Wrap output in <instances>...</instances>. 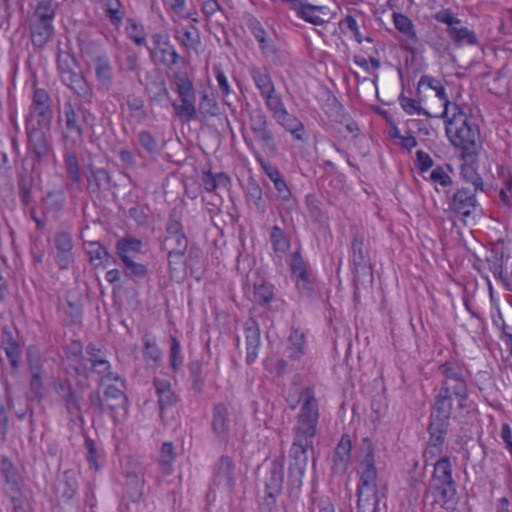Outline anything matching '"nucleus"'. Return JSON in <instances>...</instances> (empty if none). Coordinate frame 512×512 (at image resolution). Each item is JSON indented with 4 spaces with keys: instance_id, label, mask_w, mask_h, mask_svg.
Here are the masks:
<instances>
[{
    "instance_id": "nucleus-53",
    "label": "nucleus",
    "mask_w": 512,
    "mask_h": 512,
    "mask_svg": "<svg viewBox=\"0 0 512 512\" xmlns=\"http://www.w3.org/2000/svg\"><path fill=\"white\" fill-rule=\"evenodd\" d=\"M246 196L248 202H252L259 213L264 214L266 212V205L262 197V188L252 178H250L247 183Z\"/></svg>"
},
{
    "instance_id": "nucleus-32",
    "label": "nucleus",
    "mask_w": 512,
    "mask_h": 512,
    "mask_svg": "<svg viewBox=\"0 0 512 512\" xmlns=\"http://www.w3.org/2000/svg\"><path fill=\"white\" fill-rule=\"evenodd\" d=\"M175 39L182 45V47L189 52L196 50L201 43L200 33L195 26H180L175 29Z\"/></svg>"
},
{
    "instance_id": "nucleus-46",
    "label": "nucleus",
    "mask_w": 512,
    "mask_h": 512,
    "mask_svg": "<svg viewBox=\"0 0 512 512\" xmlns=\"http://www.w3.org/2000/svg\"><path fill=\"white\" fill-rule=\"evenodd\" d=\"M142 248V241L137 238L126 236L116 243L117 255L124 262L125 258H131L130 253H140Z\"/></svg>"
},
{
    "instance_id": "nucleus-10",
    "label": "nucleus",
    "mask_w": 512,
    "mask_h": 512,
    "mask_svg": "<svg viewBox=\"0 0 512 512\" xmlns=\"http://www.w3.org/2000/svg\"><path fill=\"white\" fill-rule=\"evenodd\" d=\"M290 268L292 278L300 295L306 298H312L316 293L317 285L299 252L292 254Z\"/></svg>"
},
{
    "instance_id": "nucleus-5",
    "label": "nucleus",
    "mask_w": 512,
    "mask_h": 512,
    "mask_svg": "<svg viewBox=\"0 0 512 512\" xmlns=\"http://www.w3.org/2000/svg\"><path fill=\"white\" fill-rule=\"evenodd\" d=\"M300 400L302 405L292 429L293 440L304 442L305 445L307 442L313 444L320 418L319 403L311 387H306L300 392Z\"/></svg>"
},
{
    "instance_id": "nucleus-50",
    "label": "nucleus",
    "mask_w": 512,
    "mask_h": 512,
    "mask_svg": "<svg viewBox=\"0 0 512 512\" xmlns=\"http://www.w3.org/2000/svg\"><path fill=\"white\" fill-rule=\"evenodd\" d=\"M169 105L173 107L176 117L183 122H190L198 119V110L196 105L193 103H178L171 99Z\"/></svg>"
},
{
    "instance_id": "nucleus-51",
    "label": "nucleus",
    "mask_w": 512,
    "mask_h": 512,
    "mask_svg": "<svg viewBox=\"0 0 512 512\" xmlns=\"http://www.w3.org/2000/svg\"><path fill=\"white\" fill-rule=\"evenodd\" d=\"M2 350L4 351L5 356L9 364L11 365L12 369H17L21 351L19 345L15 341H13L10 334H5L3 336Z\"/></svg>"
},
{
    "instance_id": "nucleus-59",
    "label": "nucleus",
    "mask_w": 512,
    "mask_h": 512,
    "mask_svg": "<svg viewBox=\"0 0 512 512\" xmlns=\"http://www.w3.org/2000/svg\"><path fill=\"white\" fill-rule=\"evenodd\" d=\"M84 249L90 256V260L108 259L109 253L98 241H84Z\"/></svg>"
},
{
    "instance_id": "nucleus-38",
    "label": "nucleus",
    "mask_w": 512,
    "mask_h": 512,
    "mask_svg": "<svg viewBox=\"0 0 512 512\" xmlns=\"http://www.w3.org/2000/svg\"><path fill=\"white\" fill-rule=\"evenodd\" d=\"M144 474L141 470L130 471L126 474V485L129 496L133 502H138L144 491Z\"/></svg>"
},
{
    "instance_id": "nucleus-45",
    "label": "nucleus",
    "mask_w": 512,
    "mask_h": 512,
    "mask_svg": "<svg viewBox=\"0 0 512 512\" xmlns=\"http://www.w3.org/2000/svg\"><path fill=\"white\" fill-rule=\"evenodd\" d=\"M64 164L68 179L75 185L77 191L81 190V174L78 157L75 152L69 151L64 155Z\"/></svg>"
},
{
    "instance_id": "nucleus-52",
    "label": "nucleus",
    "mask_w": 512,
    "mask_h": 512,
    "mask_svg": "<svg viewBox=\"0 0 512 512\" xmlns=\"http://www.w3.org/2000/svg\"><path fill=\"white\" fill-rule=\"evenodd\" d=\"M175 460L174 445L172 442H164L161 446L159 467L163 474L170 475L173 471Z\"/></svg>"
},
{
    "instance_id": "nucleus-43",
    "label": "nucleus",
    "mask_w": 512,
    "mask_h": 512,
    "mask_svg": "<svg viewBox=\"0 0 512 512\" xmlns=\"http://www.w3.org/2000/svg\"><path fill=\"white\" fill-rule=\"evenodd\" d=\"M110 180V175L105 169L92 170L90 174L87 175L88 190L92 193L108 190Z\"/></svg>"
},
{
    "instance_id": "nucleus-17",
    "label": "nucleus",
    "mask_w": 512,
    "mask_h": 512,
    "mask_svg": "<svg viewBox=\"0 0 512 512\" xmlns=\"http://www.w3.org/2000/svg\"><path fill=\"white\" fill-rule=\"evenodd\" d=\"M54 246L57 250L56 263L60 269H67L74 261L73 240L68 232H58L54 237Z\"/></svg>"
},
{
    "instance_id": "nucleus-42",
    "label": "nucleus",
    "mask_w": 512,
    "mask_h": 512,
    "mask_svg": "<svg viewBox=\"0 0 512 512\" xmlns=\"http://www.w3.org/2000/svg\"><path fill=\"white\" fill-rule=\"evenodd\" d=\"M421 85H427L430 89L434 90L436 93V96L441 101H443L444 111H443L441 117L446 118L448 115V109H449V106L451 105V103L449 101L445 87L441 84L440 81H438L434 77H431L428 75H424L420 78L418 87H420Z\"/></svg>"
},
{
    "instance_id": "nucleus-63",
    "label": "nucleus",
    "mask_w": 512,
    "mask_h": 512,
    "mask_svg": "<svg viewBox=\"0 0 512 512\" xmlns=\"http://www.w3.org/2000/svg\"><path fill=\"white\" fill-rule=\"evenodd\" d=\"M165 4L179 18L192 19L194 22H198L196 18H192V13L187 11L186 0H167Z\"/></svg>"
},
{
    "instance_id": "nucleus-61",
    "label": "nucleus",
    "mask_w": 512,
    "mask_h": 512,
    "mask_svg": "<svg viewBox=\"0 0 512 512\" xmlns=\"http://www.w3.org/2000/svg\"><path fill=\"white\" fill-rule=\"evenodd\" d=\"M393 22L395 28L404 36L407 34H413V31H415V26L412 20L402 13H393Z\"/></svg>"
},
{
    "instance_id": "nucleus-48",
    "label": "nucleus",
    "mask_w": 512,
    "mask_h": 512,
    "mask_svg": "<svg viewBox=\"0 0 512 512\" xmlns=\"http://www.w3.org/2000/svg\"><path fill=\"white\" fill-rule=\"evenodd\" d=\"M198 112L204 117H215L219 114V105L213 93L204 90L201 93Z\"/></svg>"
},
{
    "instance_id": "nucleus-14",
    "label": "nucleus",
    "mask_w": 512,
    "mask_h": 512,
    "mask_svg": "<svg viewBox=\"0 0 512 512\" xmlns=\"http://www.w3.org/2000/svg\"><path fill=\"white\" fill-rule=\"evenodd\" d=\"M55 15V9L51 1L43 0L40 1L34 11V17H37V23L34 22V34L38 30V34L41 37L39 44L45 43L53 32L52 20Z\"/></svg>"
},
{
    "instance_id": "nucleus-25",
    "label": "nucleus",
    "mask_w": 512,
    "mask_h": 512,
    "mask_svg": "<svg viewBox=\"0 0 512 512\" xmlns=\"http://www.w3.org/2000/svg\"><path fill=\"white\" fill-rule=\"evenodd\" d=\"M212 429L217 439L227 443L230 432V418L227 407L224 404H217L213 409Z\"/></svg>"
},
{
    "instance_id": "nucleus-7",
    "label": "nucleus",
    "mask_w": 512,
    "mask_h": 512,
    "mask_svg": "<svg viewBox=\"0 0 512 512\" xmlns=\"http://www.w3.org/2000/svg\"><path fill=\"white\" fill-rule=\"evenodd\" d=\"M312 443L305 445L304 442L293 440L289 451V468L287 489L289 497L296 499L299 496L303 485V476L308 464V451H313Z\"/></svg>"
},
{
    "instance_id": "nucleus-41",
    "label": "nucleus",
    "mask_w": 512,
    "mask_h": 512,
    "mask_svg": "<svg viewBox=\"0 0 512 512\" xmlns=\"http://www.w3.org/2000/svg\"><path fill=\"white\" fill-rule=\"evenodd\" d=\"M102 8L112 26L119 28L125 16L120 0H100Z\"/></svg>"
},
{
    "instance_id": "nucleus-1",
    "label": "nucleus",
    "mask_w": 512,
    "mask_h": 512,
    "mask_svg": "<svg viewBox=\"0 0 512 512\" xmlns=\"http://www.w3.org/2000/svg\"><path fill=\"white\" fill-rule=\"evenodd\" d=\"M438 373L441 376V381L432 405L427 445L443 449L450 425L453 403L456 402L459 410H464L467 407L469 398L468 372L464 365L446 361L439 365Z\"/></svg>"
},
{
    "instance_id": "nucleus-20",
    "label": "nucleus",
    "mask_w": 512,
    "mask_h": 512,
    "mask_svg": "<svg viewBox=\"0 0 512 512\" xmlns=\"http://www.w3.org/2000/svg\"><path fill=\"white\" fill-rule=\"evenodd\" d=\"M255 156L260 162L265 174L273 182L274 188L277 191L278 199L282 202L290 203L292 201L291 191L278 168L264 162L259 153H256Z\"/></svg>"
},
{
    "instance_id": "nucleus-21",
    "label": "nucleus",
    "mask_w": 512,
    "mask_h": 512,
    "mask_svg": "<svg viewBox=\"0 0 512 512\" xmlns=\"http://www.w3.org/2000/svg\"><path fill=\"white\" fill-rule=\"evenodd\" d=\"M284 482V460L282 457L271 461L264 477L265 491L281 494Z\"/></svg>"
},
{
    "instance_id": "nucleus-60",
    "label": "nucleus",
    "mask_w": 512,
    "mask_h": 512,
    "mask_svg": "<svg viewBox=\"0 0 512 512\" xmlns=\"http://www.w3.org/2000/svg\"><path fill=\"white\" fill-rule=\"evenodd\" d=\"M262 98L265 100L266 107L273 118L286 109L281 95L276 93V90Z\"/></svg>"
},
{
    "instance_id": "nucleus-15",
    "label": "nucleus",
    "mask_w": 512,
    "mask_h": 512,
    "mask_svg": "<svg viewBox=\"0 0 512 512\" xmlns=\"http://www.w3.org/2000/svg\"><path fill=\"white\" fill-rule=\"evenodd\" d=\"M364 236L358 231L354 233L351 243L352 262L355 272L359 274L372 275L368 250L364 243Z\"/></svg>"
},
{
    "instance_id": "nucleus-47",
    "label": "nucleus",
    "mask_w": 512,
    "mask_h": 512,
    "mask_svg": "<svg viewBox=\"0 0 512 512\" xmlns=\"http://www.w3.org/2000/svg\"><path fill=\"white\" fill-rule=\"evenodd\" d=\"M465 163L461 166L460 175L461 177L466 181L473 185L472 190H484V182L482 177L476 172V169L474 167V160H471L470 158L464 159Z\"/></svg>"
},
{
    "instance_id": "nucleus-62",
    "label": "nucleus",
    "mask_w": 512,
    "mask_h": 512,
    "mask_svg": "<svg viewBox=\"0 0 512 512\" xmlns=\"http://www.w3.org/2000/svg\"><path fill=\"white\" fill-rule=\"evenodd\" d=\"M127 33L129 38L134 41L138 46H141L145 43L146 35L144 28L141 24L135 22L132 19L128 20Z\"/></svg>"
},
{
    "instance_id": "nucleus-30",
    "label": "nucleus",
    "mask_w": 512,
    "mask_h": 512,
    "mask_svg": "<svg viewBox=\"0 0 512 512\" xmlns=\"http://www.w3.org/2000/svg\"><path fill=\"white\" fill-rule=\"evenodd\" d=\"M273 119L278 125L291 133L296 140L302 141L304 139V124L296 116L290 114L287 109L283 110L278 115H275Z\"/></svg>"
},
{
    "instance_id": "nucleus-19",
    "label": "nucleus",
    "mask_w": 512,
    "mask_h": 512,
    "mask_svg": "<svg viewBox=\"0 0 512 512\" xmlns=\"http://www.w3.org/2000/svg\"><path fill=\"white\" fill-rule=\"evenodd\" d=\"M235 465L228 456H221L215 465L214 485L231 491L235 485Z\"/></svg>"
},
{
    "instance_id": "nucleus-12",
    "label": "nucleus",
    "mask_w": 512,
    "mask_h": 512,
    "mask_svg": "<svg viewBox=\"0 0 512 512\" xmlns=\"http://www.w3.org/2000/svg\"><path fill=\"white\" fill-rule=\"evenodd\" d=\"M424 497H432L433 505H438L440 508L448 512H454L459 503L457 483L429 486L425 491Z\"/></svg>"
},
{
    "instance_id": "nucleus-56",
    "label": "nucleus",
    "mask_w": 512,
    "mask_h": 512,
    "mask_svg": "<svg viewBox=\"0 0 512 512\" xmlns=\"http://www.w3.org/2000/svg\"><path fill=\"white\" fill-rule=\"evenodd\" d=\"M271 243L273 245V249L277 253H285L289 247L290 242L285 235L283 229L279 226H273L270 234Z\"/></svg>"
},
{
    "instance_id": "nucleus-9",
    "label": "nucleus",
    "mask_w": 512,
    "mask_h": 512,
    "mask_svg": "<svg viewBox=\"0 0 512 512\" xmlns=\"http://www.w3.org/2000/svg\"><path fill=\"white\" fill-rule=\"evenodd\" d=\"M152 46L149 48L150 57L154 64L172 69L178 64L180 55L171 43L169 35L158 32L151 36Z\"/></svg>"
},
{
    "instance_id": "nucleus-4",
    "label": "nucleus",
    "mask_w": 512,
    "mask_h": 512,
    "mask_svg": "<svg viewBox=\"0 0 512 512\" xmlns=\"http://www.w3.org/2000/svg\"><path fill=\"white\" fill-rule=\"evenodd\" d=\"M53 118V101L50 95L43 89H34V120L37 121L40 129L37 144L34 145V157L37 158L38 162L52 157L49 143Z\"/></svg>"
},
{
    "instance_id": "nucleus-35",
    "label": "nucleus",
    "mask_w": 512,
    "mask_h": 512,
    "mask_svg": "<svg viewBox=\"0 0 512 512\" xmlns=\"http://www.w3.org/2000/svg\"><path fill=\"white\" fill-rule=\"evenodd\" d=\"M305 344L304 333L299 329L292 330L286 348L287 357L294 361H299L305 354Z\"/></svg>"
},
{
    "instance_id": "nucleus-16",
    "label": "nucleus",
    "mask_w": 512,
    "mask_h": 512,
    "mask_svg": "<svg viewBox=\"0 0 512 512\" xmlns=\"http://www.w3.org/2000/svg\"><path fill=\"white\" fill-rule=\"evenodd\" d=\"M162 247L167 251L169 268L176 270L177 266L184 262V255L188 248V239L186 235H180L174 238H163Z\"/></svg>"
},
{
    "instance_id": "nucleus-13",
    "label": "nucleus",
    "mask_w": 512,
    "mask_h": 512,
    "mask_svg": "<svg viewBox=\"0 0 512 512\" xmlns=\"http://www.w3.org/2000/svg\"><path fill=\"white\" fill-rule=\"evenodd\" d=\"M476 192L466 187L457 189L449 200V209L461 218L471 216L478 206Z\"/></svg>"
},
{
    "instance_id": "nucleus-37",
    "label": "nucleus",
    "mask_w": 512,
    "mask_h": 512,
    "mask_svg": "<svg viewBox=\"0 0 512 512\" xmlns=\"http://www.w3.org/2000/svg\"><path fill=\"white\" fill-rule=\"evenodd\" d=\"M356 512H378V489H357Z\"/></svg>"
},
{
    "instance_id": "nucleus-58",
    "label": "nucleus",
    "mask_w": 512,
    "mask_h": 512,
    "mask_svg": "<svg viewBox=\"0 0 512 512\" xmlns=\"http://www.w3.org/2000/svg\"><path fill=\"white\" fill-rule=\"evenodd\" d=\"M254 297L259 304H268L273 299V286L265 281L255 283Z\"/></svg>"
},
{
    "instance_id": "nucleus-29",
    "label": "nucleus",
    "mask_w": 512,
    "mask_h": 512,
    "mask_svg": "<svg viewBox=\"0 0 512 512\" xmlns=\"http://www.w3.org/2000/svg\"><path fill=\"white\" fill-rule=\"evenodd\" d=\"M85 113V109L80 106L75 107L70 102L64 106L66 128L77 137H81L83 134L82 121L85 119Z\"/></svg>"
},
{
    "instance_id": "nucleus-54",
    "label": "nucleus",
    "mask_w": 512,
    "mask_h": 512,
    "mask_svg": "<svg viewBox=\"0 0 512 512\" xmlns=\"http://www.w3.org/2000/svg\"><path fill=\"white\" fill-rule=\"evenodd\" d=\"M127 106L129 108L130 115L132 118L136 119L139 122H142L147 118L148 114L145 109V104L142 97L137 96L135 94L128 95Z\"/></svg>"
},
{
    "instance_id": "nucleus-11",
    "label": "nucleus",
    "mask_w": 512,
    "mask_h": 512,
    "mask_svg": "<svg viewBox=\"0 0 512 512\" xmlns=\"http://www.w3.org/2000/svg\"><path fill=\"white\" fill-rule=\"evenodd\" d=\"M145 92L151 103L168 108L171 94L167 88L166 80L161 72L149 73L146 76Z\"/></svg>"
},
{
    "instance_id": "nucleus-34",
    "label": "nucleus",
    "mask_w": 512,
    "mask_h": 512,
    "mask_svg": "<svg viewBox=\"0 0 512 512\" xmlns=\"http://www.w3.org/2000/svg\"><path fill=\"white\" fill-rule=\"evenodd\" d=\"M154 387L158 396V404L161 411L172 407L178 401L177 395L173 392L169 381L155 379Z\"/></svg>"
},
{
    "instance_id": "nucleus-33",
    "label": "nucleus",
    "mask_w": 512,
    "mask_h": 512,
    "mask_svg": "<svg viewBox=\"0 0 512 512\" xmlns=\"http://www.w3.org/2000/svg\"><path fill=\"white\" fill-rule=\"evenodd\" d=\"M359 484L357 489H378V472L375 467V460L359 461Z\"/></svg>"
},
{
    "instance_id": "nucleus-2",
    "label": "nucleus",
    "mask_w": 512,
    "mask_h": 512,
    "mask_svg": "<svg viewBox=\"0 0 512 512\" xmlns=\"http://www.w3.org/2000/svg\"><path fill=\"white\" fill-rule=\"evenodd\" d=\"M65 364L67 369L79 376L88 377L89 374H95L101 384L118 382L123 386L120 375L112 371L105 351L94 343L86 346L84 355L83 343L80 340H72L65 348Z\"/></svg>"
},
{
    "instance_id": "nucleus-49",
    "label": "nucleus",
    "mask_w": 512,
    "mask_h": 512,
    "mask_svg": "<svg viewBox=\"0 0 512 512\" xmlns=\"http://www.w3.org/2000/svg\"><path fill=\"white\" fill-rule=\"evenodd\" d=\"M18 189L23 204L28 206L32 199V170H28L25 166H23V169L18 176Z\"/></svg>"
},
{
    "instance_id": "nucleus-39",
    "label": "nucleus",
    "mask_w": 512,
    "mask_h": 512,
    "mask_svg": "<svg viewBox=\"0 0 512 512\" xmlns=\"http://www.w3.org/2000/svg\"><path fill=\"white\" fill-rule=\"evenodd\" d=\"M446 32L456 46H462L463 44H478V39L475 33L467 27H458V25H454L453 27L447 28Z\"/></svg>"
},
{
    "instance_id": "nucleus-31",
    "label": "nucleus",
    "mask_w": 512,
    "mask_h": 512,
    "mask_svg": "<svg viewBox=\"0 0 512 512\" xmlns=\"http://www.w3.org/2000/svg\"><path fill=\"white\" fill-rule=\"evenodd\" d=\"M124 385L120 384V387L108 384L104 390V401L106 405V411H109L111 415L119 408H125L127 404V397L123 392Z\"/></svg>"
},
{
    "instance_id": "nucleus-36",
    "label": "nucleus",
    "mask_w": 512,
    "mask_h": 512,
    "mask_svg": "<svg viewBox=\"0 0 512 512\" xmlns=\"http://www.w3.org/2000/svg\"><path fill=\"white\" fill-rule=\"evenodd\" d=\"M95 74L99 85L109 90L113 82V68L107 56H98L95 60Z\"/></svg>"
},
{
    "instance_id": "nucleus-26",
    "label": "nucleus",
    "mask_w": 512,
    "mask_h": 512,
    "mask_svg": "<svg viewBox=\"0 0 512 512\" xmlns=\"http://www.w3.org/2000/svg\"><path fill=\"white\" fill-rule=\"evenodd\" d=\"M453 467L449 457H443L433 464L429 486L454 484Z\"/></svg>"
},
{
    "instance_id": "nucleus-57",
    "label": "nucleus",
    "mask_w": 512,
    "mask_h": 512,
    "mask_svg": "<svg viewBox=\"0 0 512 512\" xmlns=\"http://www.w3.org/2000/svg\"><path fill=\"white\" fill-rule=\"evenodd\" d=\"M12 408L19 419L28 415L29 422L32 423V411L29 406V397L27 394L17 396L12 400Z\"/></svg>"
},
{
    "instance_id": "nucleus-6",
    "label": "nucleus",
    "mask_w": 512,
    "mask_h": 512,
    "mask_svg": "<svg viewBox=\"0 0 512 512\" xmlns=\"http://www.w3.org/2000/svg\"><path fill=\"white\" fill-rule=\"evenodd\" d=\"M57 67L62 82L78 97L90 102L93 97V91L84 76L77 71V61L72 53L69 51H59Z\"/></svg>"
},
{
    "instance_id": "nucleus-22",
    "label": "nucleus",
    "mask_w": 512,
    "mask_h": 512,
    "mask_svg": "<svg viewBox=\"0 0 512 512\" xmlns=\"http://www.w3.org/2000/svg\"><path fill=\"white\" fill-rule=\"evenodd\" d=\"M247 26L253 36L259 43L260 49L263 55L270 59L271 61H275L278 58V49L267 40L266 31L263 25L260 23L258 19L255 17H249L247 20Z\"/></svg>"
},
{
    "instance_id": "nucleus-44",
    "label": "nucleus",
    "mask_w": 512,
    "mask_h": 512,
    "mask_svg": "<svg viewBox=\"0 0 512 512\" xmlns=\"http://www.w3.org/2000/svg\"><path fill=\"white\" fill-rule=\"evenodd\" d=\"M251 76L261 97L274 93L275 86L267 70L254 67L251 69Z\"/></svg>"
},
{
    "instance_id": "nucleus-8",
    "label": "nucleus",
    "mask_w": 512,
    "mask_h": 512,
    "mask_svg": "<svg viewBox=\"0 0 512 512\" xmlns=\"http://www.w3.org/2000/svg\"><path fill=\"white\" fill-rule=\"evenodd\" d=\"M249 125L263 152L270 156L276 155L278 145L267 115L261 109L252 110L249 113Z\"/></svg>"
},
{
    "instance_id": "nucleus-55",
    "label": "nucleus",
    "mask_w": 512,
    "mask_h": 512,
    "mask_svg": "<svg viewBox=\"0 0 512 512\" xmlns=\"http://www.w3.org/2000/svg\"><path fill=\"white\" fill-rule=\"evenodd\" d=\"M125 274L135 282L142 281L148 276V269L145 265L133 261L131 258H125L124 262Z\"/></svg>"
},
{
    "instance_id": "nucleus-28",
    "label": "nucleus",
    "mask_w": 512,
    "mask_h": 512,
    "mask_svg": "<svg viewBox=\"0 0 512 512\" xmlns=\"http://www.w3.org/2000/svg\"><path fill=\"white\" fill-rule=\"evenodd\" d=\"M352 443L348 434H343L333 456V471L344 472L350 463Z\"/></svg>"
},
{
    "instance_id": "nucleus-18",
    "label": "nucleus",
    "mask_w": 512,
    "mask_h": 512,
    "mask_svg": "<svg viewBox=\"0 0 512 512\" xmlns=\"http://www.w3.org/2000/svg\"><path fill=\"white\" fill-rule=\"evenodd\" d=\"M78 489V481L76 472L67 470L62 473L56 480L54 485V493L58 501L68 502L76 494Z\"/></svg>"
},
{
    "instance_id": "nucleus-23",
    "label": "nucleus",
    "mask_w": 512,
    "mask_h": 512,
    "mask_svg": "<svg viewBox=\"0 0 512 512\" xmlns=\"http://www.w3.org/2000/svg\"><path fill=\"white\" fill-rule=\"evenodd\" d=\"M171 82L175 85L180 102L195 104L196 90L194 83L188 73L184 70L174 72L170 76Z\"/></svg>"
},
{
    "instance_id": "nucleus-24",
    "label": "nucleus",
    "mask_w": 512,
    "mask_h": 512,
    "mask_svg": "<svg viewBox=\"0 0 512 512\" xmlns=\"http://www.w3.org/2000/svg\"><path fill=\"white\" fill-rule=\"evenodd\" d=\"M245 338H246V362L253 364L257 357L260 347V328L255 320L249 319L244 325Z\"/></svg>"
},
{
    "instance_id": "nucleus-3",
    "label": "nucleus",
    "mask_w": 512,
    "mask_h": 512,
    "mask_svg": "<svg viewBox=\"0 0 512 512\" xmlns=\"http://www.w3.org/2000/svg\"><path fill=\"white\" fill-rule=\"evenodd\" d=\"M453 116L446 122V134L451 144L461 150L463 159H475L482 148L480 132L461 108L453 105Z\"/></svg>"
},
{
    "instance_id": "nucleus-27",
    "label": "nucleus",
    "mask_w": 512,
    "mask_h": 512,
    "mask_svg": "<svg viewBox=\"0 0 512 512\" xmlns=\"http://www.w3.org/2000/svg\"><path fill=\"white\" fill-rule=\"evenodd\" d=\"M114 57L120 70L133 72L138 69V53L128 44L116 42Z\"/></svg>"
},
{
    "instance_id": "nucleus-40",
    "label": "nucleus",
    "mask_w": 512,
    "mask_h": 512,
    "mask_svg": "<svg viewBox=\"0 0 512 512\" xmlns=\"http://www.w3.org/2000/svg\"><path fill=\"white\" fill-rule=\"evenodd\" d=\"M137 143L139 156H143L142 152H144L147 156L154 157L160 152L157 140L148 130H141L137 134Z\"/></svg>"
},
{
    "instance_id": "nucleus-64",
    "label": "nucleus",
    "mask_w": 512,
    "mask_h": 512,
    "mask_svg": "<svg viewBox=\"0 0 512 512\" xmlns=\"http://www.w3.org/2000/svg\"><path fill=\"white\" fill-rule=\"evenodd\" d=\"M185 235L182 223L176 218L175 213H171L166 224V235L164 238H174Z\"/></svg>"
}]
</instances>
